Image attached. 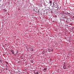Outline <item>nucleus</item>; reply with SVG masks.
<instances>
[{
  "label": "nucleus",
  "instance_id": "nucleus-3",
  "mask_svg": "<svg viewBox=\"0 0 74 74\" xmlns=\"http://www.w3.org/2000/svg\"><path fill=\"white\" fill-rule=\"evenodd\" d=\"M44 71H45H45H47V69L46 68H45L44 69Z\"/></svg>",
  "mask_w": 74,
  "mask_h": 74
},
{
  "label": "nucleus",
  "instance_id": "nucleus-2",
  "mask_svg": "<svg viewBox=\"0 0 74 74\" xmlns=\"http://www.w3.org/2000/svg\"><path fill=\"white\" fill-rule=\"evenodd\" d=\"M63 69H66V66H65V65L63 66Z\"/></svg>",
  "mask_w": 74,
  "mask_h": 74
},
{
  "label": "nucleus",
  "instance_id": "nucleus-1",
  "mask_svg": "<svg viewBox=\"0 0 74 74\" xmlns=\"http://www.w3.org/2000/svg\"><path fill=\"white\" fill-rule=\"evenodd\" d=\"M53 7H55V8H58V5L57 4H56L55 3H53Z\"/></svg>",
  "mask_w": 74,
  "mask_h": 74
},
{
  "label": "nucleus",
  "instance_id": "nucleus-5",
  "mask_svg": "<svg viewBox=\"0 0 74 74\" xmlns=\"http://www.w3.org/2000/svg\"><path fill=\"white\" fill-rule=\"evenodd\" d=\"M49 3H50L51 4V3H52V2H51V1H49Z\"/></svg>",
  "mask_w": 74,
  "mask_h": 74
},
{
  "label": "nucleus",
  "instance_id": "nucleus-8",
  "mask_svg": "<svg viewBox=\"0 0 74 74\" xmlns=\"http://www.w3.org/2000/svg\"><path fill=\"white\" fill-rule=\"evenodd\" d=\"M0 61L1 62H2V60H0Z\"/></svg>",
  "mask_w": 74,
  "mask_h": 74
},
{
  "label": "nucleus",
  "instance_id": "nucleus-7",
  "mask_svg": "<svg viewBox=\"0 0 74 74\" xmlns=\"http://www.w3.org/2000/svg\"><path fill=\"white\" fill-rule=\"evenodd\" d=\"M5 63H6V64H8V62H5Z\"/></svg>",
  "mask_w": 74,
  "mask_h": 74
},
{
  "label": "nucleus",
  "instance_id": "nucleus-4",
  "mask_svg": "<svg viewBox=\"0 0 74 74\" xmlns=\"http://www.w3.org/2000/svg\"><path fill=\"white\" fill-rule=\"evenodd\" d=\"M10 51L12 52V54H14V51L11 50Z\"/></svg>",
  "mask_w": 74,
  "mask_h": 74
},
{
  "label": "nucleus",
  "instance_id": "nucleus-10",
  "mask_svg": "<svg viewBox=\"0 0 74 74\" xmlns=\"http://www.w3.org/2000/svg\"><path fill=\"white\" fill-rule=\"evenodd\" d=\"M16 53H18V52H17Z\"/></svg>",
  "mask_w": 74,
  "mask_h": 74
},
{
  "label": "nucleus",
  "instance_id": "nucleus-9",
  "mask_svg": "<svg viewBox=\"0 0 74 74\" xmlns=\"http://www.w3.org/2000/svg\"><path fill=\"white\" fill-rule=\"evenodd\" d=\"M36 74H38V73H37Z\"/></svg>",
  "mask_w": 74,
  "mask_h": 74
},
{
  "label": "nucleus",
  "instance_id": "nucleus-6",
  "mask_svg": "<svg viewBox=\"0 0 74 74\" xmlns=\"http://www.w3.org/2000/svg\"><path fill=\"white\" fill-rule=\"evenodd\" d=\"M21 59H23V57H22V56L21 57Z\"/></svg>",
  "mask_w": 74,
  "mask_h": 74
},
{
  "label": "nucleus",
  "instance_id": "nucleus-11",
  "mask_svg": "<svg viewBox=\"0 0 74 74\" xmlns=\"http://www.w3.org/2000/svg\"><path fill=\"white\" fill-rule=\"evenodd\" d=\"M32 62V63H33V62Z\"/></svg>",
  "mask_w": 74,
  "mask_h": 74
}]
</instances>
